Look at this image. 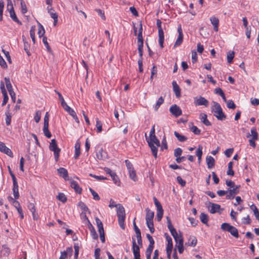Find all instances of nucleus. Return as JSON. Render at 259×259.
I'll return each instance as SVG.
<instances>
[{"mask_svg": "<svg viewBox=\"0 0 259 259\" xmlns=\"http://www.w3.org/2000/svg\"><path fill=\"white\" fill-rule=\"evenodd\" d=\"M211 106V112L213 115L219 120H224L226 118V115L223 112L221 105L217 102L213 101Z\"/></svg>", "mask_w": 259, "mask_h": 259, "instance_id": "1", "label": "nucleus"}, {"mask_svg": "<svg viewBox=\"0 0 259 259\" xmlns=\"http://www.w3.org/2000/svg\"><path fill=\"white\" fill-rule=\"evenodd\" d=\"M117 206H118L116 208L118 224L122 229H124L125 226L124 222L125 218V209L123 206L120 204H117Z\"/></svg>", "mask_w": 259, "mask_h": 259, "instance_id": "2", "label": "nucleus"}, {"mask_svg": "<svg viewBox=\"0 0 259 259\" xmlns=\"http://www.w3.org/2000/svg\"><path fill=\"white\" fill-rule=\"evenodd\" d=\"M49 149L54 152V157L56 161H58L59 153L61 149L58 148L57 142L55 139H52L50 144Z\"/></svg>", "mask_w": 259, "mask_h": 259, "instance_id": "3", "label": "nucleus"}, {"mask_svg": "<svg viewBox=\"0 0 259 259\" xmlns=\"http://www.w3.org/2000/svg\"><path fill=\"white\" fill-rule=\"evenodd\" d=\"M156 25L158 30V37H159V44L161 48H163V42H164V32L163 29L161 27V21L158 19L156 22Z\"/></svg>", "mask_w": 259, "mask_h": 259, "instance_id": "4", "label": "nucleus"}, {"mask_svg": "<svg viewBox=\"0 0 259 259\" xmlns=\"http://www.w3.org/2000/svg\"><path fill=\"white\" fill-rule=\"evenodd\" d=\"M240 185L236 186L233 188L228 189V194L226 195V199H233L235 196L239 192Z\"/></svg>", "mask_w": 259, "mask_h": 259, "instance_id": "5", "label": "nucleus"}, {"mask_svg": "<svg viewBox=\"0 0 259 259\" xmlns=\"http://www.w3.org/2000/svg\"><path fill=\"white\" fill-rule=\"evenodd\" d=\"M155 125H154L152 126V128L151 130L149 138H148L147 137V134H145V137H146V141H148V140L152 141L153 142H154L155 145H156L157 146H160L159 141L156 138V137L155 136Z\"/></svg>", "mask_w": 259, "mask_h": 259, "instance_id": "6", "label": "nucleus"}, {"mask_svg": "<svg viewBox=\"0 0 259 259\" xmlns=\"http://www.w3.org/2000/svg\"><path fill=\"white\" fill-rule=\"evenodd\" d=\"M194 103L196 106L203 105L207 107L208 106L209 102L205 98L200 96L194 98Z\"/></svg>", "mask_w": 259, "mask_h": 259, "instance_id": "7", "label": "nucleus"}, {"mask_svg": "<svg viewBox=\"0 0 259 259\" xmlns=\"http://www.w3.org/2000/svg\"><path fill=\"white\" fill-rule=\"evenodd\" d=\"M7 10L9 11L10 17L13 20L17 22L18 24L21 25V22L19 20L15 14L13 4L9 5V6H7Z\"/></svg>", "mask_w": 259, "mask_h": 259, "instance_id": "8", "label": "nucleus"}, {"mask_svg": "<svg viewBox=\"0 0 259 259\" xmlns=\"http://www.w3.org/2000/svg\"><path fill=\"white\" fill-rule=\"evenodd\" d=\"M132 250L134 258L140 257V247L137 245L135 238H132Z\"/></svg>", "mask_w": 259, "mask_h": 259, "instance_id": "9", "label": "nucleus"}, {"mask_svg": "<svg viewBox=\"0 0 259 259\" xmlns=\"http://www.w3.org/2000/svg\"><path fill=\"white\" fill-rule=\"evenodd\" d=\"M147 142L151 149L153 155L156 158L157 156L158 147L160 146H157L152 141L148 140Z\"/></svg>", "mask_w": 259, "mask_h": 259, "instance_id": "10", "label": "nucleus"}, {"mask_svg": "<svg viewBox=\"0 0 259 259\" xmlns=\"http://www.w3.org/2000/svg\"><path fill=\"white\" fill-rule=\"evenodd\" d=\"M169 111L170 113L176 117H178L182 113L180 108L176 104L172 105L170 107Z\"/></svg>", "mask_w": 259, "mask_h": 259, "instance_id": "11", "label": "nucleus"}, {"mask_svg": "<svg viewBox=\"0 0 259 259\" xmlns=\"http://www.w3.org/2000/svg\"><path fill=\"white\" fill-rule=\"evenodd\" d=\"M0 151L11 157H13V154L12 151L6 146L5 144L0 141Z\"/></svg>", "mask_w": 259, "mask_h": 259, "instance_id": "12", "label": "nucleus"}, {"mask_svg": "<svg viewBox=\"0 0 259 259\" xmlns=\"http://www.w3.org/2000/svg\"><path fill=\"white\" fill-rule=\"evenodd\" d=\"M209 211L211 213H214L215 212H219L221 208V205L218 204L209 202L208 206Z\"/></svg>", "mask_w": 259, "mask_h": 259, "instance_id": "13", "label": "nucleus"}, {"mask_svg": "<svg viewBox=\"0 0 259 259\" xmlns=\"http://www.w3.org/2000/svg\"><path fill=\"white\" fill-rule=\"evenodd\" d=\"M48 13L50 14L51 17L54 19V26H56L58 22V14L57 13L55 12V11L53 9L48 8Z\"/></svg>", "mask_w": 259, "mask_h": 259, "instance_id": "14", "label": "nucleus"}, {"mask_svg": "<svg viewBox=\"0 0 259 259\" xmlns=\"http://www.w3.org/2000/svg\"><path fill=\"white\" fill-rule=\"evenodd\" d=\"M58 174L60 177H62L65 180H68V174L67 169L63 167H60L57 169Z\"/></svg>", "mask_w": 259, "mask_h": 259, "instance_id": "15", "label": "nucleus"}, {"mask_svg": "<svg viewBox=\"0 0 259 259\" xmlns=\"http://www.w3.org/2000/svg\"><path fill=\"white\" fill-rule=\"evenodd\" d=\"M146 221L147 222H153L154 216V212L151 211L149 208H146Z\"/></svg>", "mask_w": 259, "mask_h": 259, "instance_id": "16", "label": "nucleus"}, {"mask_svg": "<svg viewBox=\"0 0 259 259\" xmlns=\"http://www.w3.org/2000/svg\"><path fill=\"white\" fill-rule=\"evenodd\" d=\"M210 21L211 22V23L212 24V25L213 26V30L215 32H217L219 29V28H218L219 24V19L214 16H213L210 18Z\"/></svg>", "mask_w": 259, "mask_h": 259, "instance_id": "17", "label": "nucleus"}, {"mask_svg": "<svg viewBox=\"0 0 259 259\" xmlns=\"http://www.w3.org/2000/svg\"><path fill=\"white\" fill-rule=\"evenodd\" d=\"M97 158L99 160H104L107 158V154L102 149H100L96 154Z\"/></svg>", "mask_w": 259, "mask_h": 259, "instance_id": "18", "label": "nucleus"}, {"mask_svg": "<svg viewBox=\"0 0 259 259\" xmlns=\"http://www.w3.org/2000/svg\"><path fill=\"white\" fill-rule=\"evenodd\" d=\"M70 186L78 194H81L82 189L79 187L77 183L75 181H71L70 182Z\"/></svg>", "mask_w": 259, "mask_h": 259, "instance_id": "19", "label": "nucleus"}, {"mask_svg": "<svg viewBox=\"0 0 259 259\" xmlns=\"http://www.w3.org/2000/svg\"><path fill=\"white\" fill-rule=\"evenodd\" d=\"M173 90L177 98L181 97V89L179 86L177 84L176 81H173L172 82Z\"/></svg>", "mask_w": 259, "mask_h": 259, "instance_id": "20", "label": "nucleus"}, {"mask_svg": "<svg viewBox=\"0 0 259 259\" xmlns=\"http://www.w3.org/2000/svg\"><path fill=\"white\" fill-rule=\"evenodd\" d=\"M206 162L207 165V167L208 168L210 169L214 167L215 160L214 159L212 156H207L206 158Z\"/></svg>", "mask_w": 259, "mask_h": 259, "instance_id": "21", "label": "nucleus"}, {"mask_svg": "<svg viewBox=\"0 0 259 259\" xmlns=\"http://www.w3.org/2000/svg\"><path fill=\"white\" fill-rule=\"evenodd\" d=\"M200 119L201 122L206 126L211 125L210 122L207 119V115L205 113H201L200 114Z\"/></svg>", "mask_w": 259, "mask_h": 259, "instance_id": "22", "label": "nucleus"}, {"mask_svg": "<svg viewBox=\"0 0 259 259\" xmlns=\"http://www.w3.org/2000/svg\"><path fill=\"white\" fill-rule=\"evenodd\" d=\"M75 159H77L80 154V143L77 141L75 144Z\"/></svg>", "mask_w": 259, "mask_h": 259, "instance_id": "23", "label": "nucleus"}, {"mask_svg": "<svg viewBox=\"0 0 259 259\" xmlns=\"http://www.w3.org/2000/svg\"><path fill=\"white\" fill-rule=\"evenodd\" d=\"M197 242L196 238L195 236H190L188 242L186 243L189 246H195Z\"/></svg>", "mask_w": 259, "mask_h": 259, "instance_id": "24", "label": "nucleus"}, {"mask_svg": "<svg viewBox=\"0 0 259 259\" xmlns=\"http://www.w3.org/2000/svg\"><path fill=\"white\" fill-rule=\"evenodd\" d=\"M251 134H248L247 135V137L249 138L250 136H252V138L254 140L258 139V134L256 132V130L255 127H252L250 131Z\"/></svg>", "mask_w": 259, "mask_h": 259, "instance_id": "25", "label": "nucleus"}, {"mask_svg": "<svg viewBox=\"0 0 259 259\" xmlns=\"http://www.w3.org/2000/svg\"><path fill=\"white\" fill-rule=\"evenodd\" d=\"M55 92L56 93V94L58 95L59 98L61 101V104L62 106L63 107L64 109H65L66 107L68 106V105L66 104V103L65 102L64 99L61 94L57 91L55 90Z\"/></svg>", "mask_w": 259, "mask_h": 259, "instance_id": "26", "label": "nucleus"}, {"mask_svg": "<svg viewBox=\"0 0 259 259\" xmlns=\"http://www.w3.org/2000/svg\"><path fill=\"white\" fill-rule=\"evenodd\" d=\"M178 249V251L180 253H182L184 251V246H183V239H181L177 243L176 245Z\"/></svg>", "mask_w": 259, "mask_h": 259, "instance_id": "27", "label": "nucleus"}, {"mask_svg": "<svg viewBox=\"0 0 259 259\" xmlns=\"http://www.w3.org/2000/svg\"><path fill=\"white\" fill-rule=\"evenodd\" d=\"M5 81L6 87L8 90L9 93H11V92H14L13 88H12V85L11 83L9 78L6 77L5 78Z\"/></svg>", "mask_w": 259, "mask_h": 259, "instance_id": "28", "label": "nucleus"}, {"mask_svg": "<svg viewBox=\"0 0 259 259\" xmlns=\"http://www.w3.org/2000/svg\"><path fill=\"white\" fill-rule=\"evenodd\" d=\"M200 220L202 223L207 225L208 221L207 214L204 213H201L200 215Z\"/></svg>", "mask_w": 259, "mask_h": 259, "instance_id": "29", "label": "nucleus"}, {"mask_svg": "<svg viewBox=\"0 0 259 259\" xmlns=\"http://www.w3.org/2000/svg\"><path fill=\"white\" fill-rule=\"evenodd\" d=\"M174 135L180 142H184L188 139V138L186 137L180 135L179 133H178L176 131L174 132Z\"/></svg>", "mask_w": 259, "mask_h": 259, "instance_id": "30", "label": "nucleus"}, {"mask_svg": "<svg viewBox=\"0 0 259 259\" xmlns=\"http://www.w3.org/2000/svg\"><path fill=\"white\" fill-rule=\"evenodd\" d=\"M43 132L47 138H50L52 137V134L49 130V125H44Z\"/></svg>", "mask_w": 259, "mask_h": 259, "instance_id": "31", "label": "nucleus"}, {"mask_svg": "<svg viewBox=\"0 0 259 259\" xmlns=\"http://www.w3.org/2000/svg\"><path fill=\"white\" fill-rule=\"evenodd\" d=\"M166 240L167 241V246H166V249L168 250L169 251L170 250L172 249L173 247V244H172V240L170 237L167 236L166 237Z\"/></svg>", "mask_w": 259, "mask_h": 259, "instance_id": "32", "label": "nucleus"}, {"mask_svg": "<svg viewBox=\"0 0 259 259\" xmlns=\"http://www.w3.org/2000/svg\"><path fill=\"white\" fill-rule=\"evenodd\" d=\"M6 123L7 125H9L11 124L12 115L9 110L6 112Z\"/></svg>", "mask_w": 259, "mask_h": 259, "instance_id": "33", "label": "nucleus"}, {"mask_svg": "<svg viewBox=\"0 0 259 259\" xmlns=\"http://www.w3.org/2000/svg\"><path fill=\"white\" fill-rule=\"evenodd\" d=\"M35 26L34 25L32 26L31 27V28L30 30V37L32 39V40L33 44H35Z\"/></svg>", "mask_w": 259, "mask_h": 259, "instance_id": "34", "label": "nucleus"}, {"mask_svg": "<svg viewBox=\"0 0 259 259\" xmlns=\"http://www.w3.org/2000/svg\"><path fill=\"white\" fill-rule=\"evenodd\" d=\"M78 206L82 210V212H85L86 211H89V212L90 213V211H89L88 207L86 206V205L83 202H82V201L79 202L78 203Z\"/></svg>", "mask_w": 259, "mask_h": 259, "instance_id": "35", "label": "nucleus"}, {"mask_svg": "<svg viewBox=\"0 0 259 259\" xmlns=\"http://www.w3.org/2000/svg\"><path fill=\"white\" fill-rule=\"evenodd\" d=\"M235 53L233 51H229L227 53V61L229 63H231L233 62V59L234 57Z\"/></svg>", "mask_w": 259, "mask_h": 259, "instance_id": "36", "label": "nucleus"}, {"mask_svg": "<svg viewBox=\"0 0 259 259\" xmlns=\"http://www.w3.org/2000/svg\"><path fill=\"white\" fill-rule=\"evenodd\" d=\"M250 208L253 210L256 219L259 221V212L256 206L254 204H252L250 206Z\"/></svg>", "mask_w": 259, "mask_h": 259, "instance_id": "37", "label": "nucleus"}, {"mask_svg": "<svg viewBox=\"0 0 259 259\" xmlns=\"http://www.w3.org/2000/svg\"><path fill=\"white\" fill-rule=\"evenodd\" d=\"M96 126L97 129V132L98 133H101L102 131V123L98 118L96 119Z\"/></svg>", "mask_w": 259, "mask_h": 259, "instance_id": "38", "label": "nucleus"}, {"mask_svg": "<svg viewBox=\"0 0 259 259\" xmlns=\"http://www.w3.org/2000/svg\"><path fill=\"white\" fill-rule=\"evenodd\" d=\"M154 247L148 246L146 250V255L147 259H151V255L153 251Z\"/></svg>", "mask_w": 259, "mask_h": 259, "instance_id": "39", "label": "nucleus"}, {"mask_svg": "<svg viewBox=\"0 0 259 259\" xmlns=\"http://www.w3.org/2000/svg\"><path fill=\"white\" fill-rule=\"evenodd\" d=\"M233 226L230 225L228 223H224L221 225V229L224 231L229 232Z\"/></svg>", "mask_w": 259, "mask_h": 259, "instance_id": "40", "label": "nucleus"}, {"mask_svg": "<svg viewBox=\"0 0 259 259\" xmlns=\"http://www.w3.org/2000/svg\"><path fill=\"white\" fill-rule=\"evenodd\" d=\"M95 221H96L97 225L98 228V231L101 232V231H103L104 230L103 226V224H102V222L101 221V220L99 218H96Z\"/></svg>", "mask_w": 259, "mask_h": 259, "instance_id": "41", "label": "nucleus"}, {"mask_svg": "<svg viewBox=\"0 0 259 259\" xmlns=\"http://www.w3.org/2000/svg\"><path fill=\"white\" fill-rule=\"evenodd\" d=\"M229 232H230V234L235 238H238L239 237L238 230L234 226L232 227V228Z\"/></svg>", "mask_w": 259, "mask_h": 259, "instance_id": "42", "label": "nucleus"}, {"mask_svg": "<svg viewBox=\"0 0 259 259\" xmlns=\"http://www.w3.org/2000/svg\"><path fill=\"white\" fill-rule=\"evenodd\" d=\"M110 177H111L113 181L114 182V183L119 186V183H120V181H119V178L118 177H117V176L116 175V173L115 172H113L111 176Z\"/></svg>", "mask_w": 259, "mask_h": 259, "instance_id": "43", "label": "nucleus"}, {"mask_svg": "<svg viewBox=\"0 0 259 259\" xmlns=\"http://www.w3.org/2000/svg\"><path fill=\"white\" fill-rule=\"evenodd\" d=\"M164 102V99L162 97H160L158 101H157L156 102V104L155 105V110L156 111H157L158 108H159V107L160 106V105L161 104H162Z\"/></svg>", "mask_w": 259, "mask_h": 259, "instance_id": "44", "label": "nucleus"}, {"mask_svg": "<svg viewBox=\"0 0 259 259\" xmlns=\"http://www.w3.org/2000/svg\"><path fill=\"white\" fill-rule=\"evenodd\" d=\"M57 198L63 203L67 201L66 197L65 194L62 193H59L58 195L57 196Z\"/></svg>", "mask_w": 259, "mask_h": 259, "instance_id": "45", "label": "nucleus"}, {"mask_svg": "<svg viewBox=\"0 0 259 259\" xmlns=\"http://www.w3.org/2000/svg\"><path fill=\"white\" fill-rule=\"evenodd\" d=\"M183 35H179L175 43L174 47L180 46L183 42Z\"/></svg>", "mask_w": 259, "mask_h": 259, "instance_id": "46", "label": "nucleus"}, {"mask_svg": "<svg viewBox=\"0 0 259 259\" xmlns=\"http://www.w3.org/2000/svg\"><path fill=\"white\" fill-rule=\"evenodd\" d=\"M72 117H74L76 115V114L74 110L71 109L69 106L64 109Z\"/></svg>", "mask_w": 259, "mask_h": 259, "instance_id": "47", "label": "nucleus"}, {"mask_svg": "<svg viewBox=\"0 0 259 259\" xmlns=\"http://www.w3.org/2000/svg\"><path fill=\"white\" fill-rule=\"evenodd\" d=\"M130 177L131 179H132L134 181H136L137 180V177L136 176V171L134 169L128 171Z\"/></svg>", "mask_w": 259, "mask_h": 259, "instance_id": "48", "label": "nucleus"}, {"mask_svg": "<svg viewBox=\"0 0 259 259\" xmlns=\"http://www.w3.org/2000/svg\"><path fill=\"white\" fill-rule=\"evenodd\" d=\"M45 33V29L44 28L43 26L39 23V28H38V34L39 37H41L44 35V34Z\"/></svg>", "mask_w": 259, "mask_h": 259, "instance_id": "49", "label": "nucleus"}, {"mask_svg": "<svg viewBox=\"0 0 259 259\" xmlns=\"http://www.w3.org/2000/svg\"><path fill=\"white\" fill-rule=\"evenodd\" d=\"M146 225H147L148 228H149L150 232L151 233H153L155 231L153 222H146Z\"/></svg>", "mask_w": 259, "mask_h": 259, "instance_id": "50", "label": "nucleus"}, {"mask_svg": "<svg viewBox=\"0 0 259 259\" xmlns=\"http://www.w3.org/2000/svg\"><path fill=\"white\" fill-rule=\"evenodd\" d=\"M21 8V12L23 14H25L27 12V9L26 4L23 0H21L20 2Z\"/></svg>", "mask_w": 259, "mask_h": 259, "instance_id": "51", "label": "nucleus"}, {"mask_svg": "<svg viewBox=\"0 0 259 259\" xmlns=\"http://www.w3.org/2000/svg\"><path fill=\"white\" fill-rule=\"evenodd\" d=\"M89 190L91 192V193H92V194L93 196L94 199H95L96 200H100V196L97 194V193H96L93 189H92L91 188H89Z\"/></svg>", "mask_w": 259, "mask_h": 259, "instance_id": "52", "label": "nucleus"}, {"mask_svg": "<svg viewBox=\"0 0 259 259\" xmlns=\"http://www.w3.org/2000/svg\"><path fill=\"white\" fill-rule=\"evenodd\" d=\"M157 220L158 222L160 221L162 218L163 214V210L162 209H158L157 210Z\"/></svg>", "mask_w": 259, "mask_h": 259, "instance_id": "53", "label": "nucleus"}, {"mask_svg": "<svg viewBox=\"0 0 259 259\" xmlns=\"http://www.w3.org/2000/svg\"><path fill=\"white\" fill-rule=\"evenodd\" d=\"M146 237L149 241V244L148 246L154 247V244L155 242H154V240L153 239L152 237L150 234H147Z\"/></svg>", "mask_w": 259, "mask_h": 259, "instance_id": "54", "label": "nucleus"}, {"mask_svg": "<svg viewBox=\"0 0 259 259\" xmlns=\"http://www.w3.org/2000/svg\"><path fill=\"white\" fill-rule=\"evenodd\" d=\"M226 103L227 107L229 109H234L236 108V105L232 100H228Z\"/></svg>", "mask_w": 259, "mask_h": 259, "instance_id": "55", "label": "nucleus"}, {"mask_svg": "<svg viewBox=\"0 0 259 259\" xmlns=\"http://www.w3.org/2000/svg\"><path fill=\"white\" fill-rule=\"evenodd\" d=\"M191 131L195 135H199L200 134V130L196 126H192L191 127Z\"/></svg>", "mask_w": 259, "mask_h": 259, "instance_id": "56", "label": "nucleus"}, {"mask_svg": "<svg viewBox=\"0 0 259 259\" xmlns=\"http://www.w3.org/2000/svg\"><path fill=\"white\" fill-rule=\"evenodd\" d=\"M42 42H43L44 44L45 45V46L46 47L47 50L49 52H51V49L50 47L49 46V45L47 41V38L46 36L43 37Z\"/></svg>", "mask_w": 259, "mask_h": 259, "instance_id": "57", "label": "nucleus"}, {"mask_svg": "<svg viewBox=\"0 0 259 259\" xmlns=\"http://www.w3.org/2000/svg\"><path fill=\"white\" fill-rule=\"evenodd\" d=\"M40 117H41V112L40 111H37L35 113V115L34 116V120L35 121V122L36 123H38L40 119Z\"/></svg>", "mask_w": 259, "mask_h": 259, "instance_id": "58", "label": "nucleus"}, {"mask_svg": "<svg viewBox=\"0 0 259 259\" xmlns=\"http://www.w3.org/2000/svg\"><path fill=\"white\" fill-rule=\"evenodd\" d=\"M153 200H154V201L155 205V206H156V207L157 208V210L163 209L162 207V206H161V205L160 204V203L156 199V197H154Z\"/></svg>", "mask_w": 259, "mask_h": 259, "instance_id": "59", "label": "nucleus"}, {"mask_svg": "<svg viewBox=\"0 0 259 259\" xmlns=\"http://www.w3.org/2000/svg\"><path fill=\"white\" fill-rule=\"evenodd\" d=\"M182 150L180 148H177L175 150L174 155L175 157H178L181 155Z\"/></svg>", "mask_w": 259, "mask_h": 259, "instance_id": "60", "label": "nucleus"}, {"mask_svg": "<svg viewBox=\"0 0 259 259\" xmlns=\"http://www.w3.org/2000/svg\"><path fill=\"white\" fill-rule=\"evenodd\" d=\"M226 184L228 187H229L230 188H233L237 186L235 184V183L231 180H226Z\"/></svg>", "mask_w": 259, "mask_h": 259, "instance_id": "61", "label": "nucleus"}, {"mask_svg": "<svg viewBox=\"0 0 259 259\" xmlns=\"http://www.w3.org/2000/svg\"><path fill=\"white\" fill-rule=\"evenodd\" d=\"M196 156L198 157H201L202 155V146H199L196 153Z\"/></svg>", "mask_w": 259, "mask_h": 259, "instance_id": "62", "label": "nucleus"}, {"mask_svg": "<svg viewBox=\"0 0 259 259\" xmlns=\"http://www.w3.org/2000/svg\"><path fill=\"white\" fill-rule=\"evenodd\" d=\"M197 59V54L195 50L192 51V60L193 63L196 62Z\"/></svg>", "mask_w": 259, "mask_h": 259, "instance_id": "63", "label": "nucleus"}, {"mask_svg": "<svg viewBox=\"0 0 259 259\" xmlns=\"http://www.w3.org/2000/svg\"><path fill=\"white\" fill-rule=\"evenodd\" d=\"M177 180L179 184H180L182 186L184 187L186 185L185 181L183 180L180 176L177 177Z\"/></svg>", "mask_w": 259, "mask_h": 259, "instance_id": "64", "label": "nucleus"}]
</instances>
